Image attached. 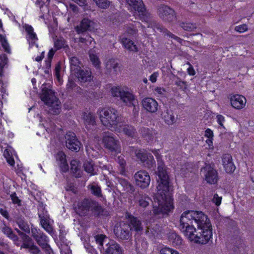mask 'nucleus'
<instances>
[{
  "label": "nucleus",
  "instance_id": "1",
  "mask_svg": "<svg viewBox=\"0 0 254 254\" xmlns=\"http://www.w3.org/2000/svg\"><path fill=\"white\" fill-rule=\"evenodd\" d=\"M157 192L154 196L152 211L155 215L163 217L173 209L169 195V176L167 167L163 163L160 162L157 168Z\"/></svg>",
  "mask_w": 254,
  "mask_h": 254
},
{
  "label": "nucleus",
  "instance_id": "2",
  "mask_svg": "<svg viewBox=\"0 0 254 254\" xmlns=\"http://www.w3.org/2000/svg\"><path fill=\"white\" fill-rule=\"evenodd\" d=\"M180 229L182 232L191 242L196 244L205 245L212 241V238L209 231H203L196 230L192 225V222L186 218L181 216Z\"/></svg>",
  "mask_w": 254,
  "mask_h": 254
},
{
  "label": "nucleus",
  "instance_id": "3",
  "mask_svg": "<svg viewBox=\"0 0 254 254\" xmlns=\"http://www.w3.org/2000/svg\"><path fill=\"white\" fill-rule=\"evenodd\" d=\"M74 210L80 216H85L91 213L99 216L103 213V209L99 203L92 199L84 198L74 204Z\"/></svg>",
  "mask_w": 254,
  "mask_h": 254
},
{
  "label": "nucleus",
  "instance_id": "4",
  "mask_svg": "<svg viewBox=\"0 0 254 254\" xmlns=\"http://www.w3.org/2000/svg\"><path fill=\"white\" fill-rule=\"evenodd\" d=\"M102 124L108 128H113L116 131L120 132L121 128L119 127L120 117L118 112L114 108L99 109L97 111Z\"/></svg>",
  "mask_w": 254,
  "mask_h": 254
},
{
  "label": "nucleus",
  "instance_id": "5",
  "mask_svg": "<svg viewBox=\"0 0 254 254\" xmlns=\"http://www.w3.org/2000/svg\"><path fill=\"white\" fill-rule=\"evenodd\" d=\"M41 88L40 98L49 106V112L52 114H59L61 112V102L55 95V92L51 89V85L49 84H43Z\"/></svg>",
  "mask_w": 254,
  "mask_h": 254
},
{
  "label": "nucleus",
  "instance_id": "6",
  "mask_svg": "<svg viewBox=\"0 0 254 254\" xmlns=\"http://www.w3.org/2000/svg\"><path fill=\"white\" fill-rule=\"evenodd\" d=\"M188 221L192 223L194 221L197 225L198 230L203 231H209L211 237L212 238V227L207 216L202 211L188 210L181 215Z\"/></svg>",
  "mask_w": 254,
  "mask_h": 254
},
{
  "label": "nucleus",
  "instance_id": "7",
  "mask_svg": "<svg viewBox=\"0 0 254 254\" xmlns=\"http://www.w3.org/2000/svg\"><path fill=\"white\" fill-rule=\"evenodd\" d=\"M112 95L114 97L120 98L122 102L128 107H134L136 109L135 102L137 100L135 95L128 89L120 86H114L111 89Z\"/></svg>",
  "mask_w": 254,
  "mask_h": 254
},
{
  "label": "nucleus",
  "instance_id": "8",
  "mask_svg": "<svg viewBox=\"0 0 254 254\" xmlns=\"http://www.w3.org/2000/svg\"><path fill=\"white\" fill-rule=\"evenodd\" d=\"M31 235L46 254H53V251L49 244V238L40 229L32 227Z\"/></svg>",
  "mask_w": 254,
  "mask_h": 254
},
{
  "label": "nucleus",
  "instance_id": "9",
  "mask_svg": "<svg viewBox=\"0 0 254 254\" xmlns=\"http://www.w3.org/2000/svg\"><path fill=\"white\" fill-rule=\"evenodd\" d=\"M201 172L208 184L215 185L218 183L219 177L214 164L205 163L204 166L201 168Z\"/></svg>",
  "mask_w": 254,
  "mask_h": 254
},
{
  "label": "nucleus",
  "instance_id": "10",
  "mask_svg": "<svg viewBox=\"0 0 254 254\" xmlns=\"http://www.w3.org/2000/svg\"><path fill=\"white\" fill-rule=\"evenodd\" d=\"M114 233L119 240H129L132 235L129 224L124 222L115 226Z\"/></svg>",
  "mask_w": 254,
  "mask_h": 254
},
{
  "label": "nucleus",
  "instance_id": "11",
  "mask_svg": "<svg viewBox=\"0 0 254 254\" xmlns=\"http://www.w3.org/2000/svg\"><path fill=\"white\" fill-rule=\"evenodd\" d=\"M103 142L105 147L112 152H120L119 141L111 133H106L103 138Z\"/></svg>",
  "mask_w": 254,
  "mask_h": 254
},
{
  "label": "nucleus",
  "instance_id": "12",
  "mask_svg": "<svg viewBox=\"0 0 254 254\" xmlns=\"http://www.w3.org/2000/svg\"><path fill=\"white\" fill-rule=\"evenodd\" d=\"M136 185L141 189L147 188L150 183V177L146 171L140 170L134 175Z\"/></svg>",
  "mask_w": 254,
  "mask_h": 254
},
{
  "label": "nucleus",
  "instance_id": "13",
  "mask_svg": "<svg viewBox=\"0 0 254 254\" xmlns=\"http://www.w3.org/2000/svg\"><path fill=\"white\" fill-rule=\"evenodd\" d=\"M157 13L159 17L166 21L172 22L175 20L176 16L174 10L166 5L158 6Z\"/></svg>",
  "mask_w": 254,
  "mask_h": 254
},
{
  "label": "nucleus",
  "instance_id": "14",
  "mask_svg": "<svg viewBox=\"0 0 254 254\" xmlns=\"http://www.w3.org/2000/svg\"><path fill=\"white\" fill-rule=\"evenodd\" d=\"M134 202L136 206L140 209H145L148 207L151 199L150 197L145 193L138 192L134 195Z\"/></svg>",
  "mask_w": 254,
  "mask_h": 254
},
{
  "label": "nucleus",
  "instance_id": "15",
  "mask_svg": "<svg viewBox=\"0 0 254 254\" xmlns=\"http://www.w3.org/2000/svg\"><path fill=\"white\" fill-rule=\"evenodd\" d=\"M65 138L66 139V146L72 151L79 150L80 149V143L77 140L76 136L73 132H67Z\"/></svg>",
  "mask_w": 254,
  "mask_h": 254
},
{
  "label": "nucleus",
  "instance_id": "16",
  "mask_svg": "<svg viewBox=\"0 0 254 254\" xmlns=\"http://www.w3.org/2000/svg\"><path fill=\"white\" fill-rule=\"evenodd\" d=\"M123 251L122 247L119 244L111 241L105 244L101 253L103 254H123Z\"/></svg>",
  "mask_w": 254,
  "mask_h": 254
},
{
  "label": "nucleus",
  "instance_id": "17",
  "mask_svg": "<svg viewBox=\"0 0 254 254\" xmlns=\"http://www.w3.org/2000/svg\"><path fill=\"white\" fill-rule=\"evenodd\" d=\"M143 109L150 113H155L158 109L157 102L152 98L146 97L141 101Z\"/></svg>",
  "mask_w": 254,
  "mask_h": 254
},
{
  "label": "nucleus",
  "instance_id": "18",
  "mask_svg": "<svg viewBox=\"0 0 254 254\" xmlns=\"http://www.w3.org/2000/svg\"><path fill=\"white\" fill-rule=\"evenodd\" d=\"M137 11L139 13L138 16L139 19L142 21L146 22L149 23L148 26L149 27L151 25L152 26V23L153 24L154 28L157 29V25H160V24H157L155 21H152L150 19V14L146 11V9L144 7V4L139 5L136 9L134 10Z\"/></svg>",
  "mask_w": 254,
  "mask_h": 254
},
{
  "label": "nucleus",
  "instance_id": "19",
  "mask_svg": "<svg viewBox=\"0 0 254 254\" xmlns=\"http://www.w3.org/2000/svg\"><path fill=\"white\" fill-rule=\"evenodd\" d=\"M137 11L139 13L138 16L139 19L142 21L146 22L149 23L148 26L149 27L151 25L152 26V23L153 24L154 28L157 29V25H160V24H157L155 21H152L150 19V14L146 11V9L144 7V4L139 5L136 9L134 10Z\"/></svg>",
  "mask_w": 254,
  "mask_h": 254
},
{
  "label": "nucleus",
  "instance_id": "20",
  "mask_svg": "<svg viewBox=\"0 0 254 254\" xmlns=\"http://www.w3.org/2000/svg\"><path fill=\"white\" fill-rule=\"evenodd\" d=\"M24 28L27 33V40L29 43L30 47H33L36 46L37 47H38L37 42L38 40V38L36 33L34 31L33 28L32 26L26 24L24 26Z\"/></svg>",
  "mask_w": 254,
  "mask_h": 254
},
{
  "label": "nucleus",
  "instance_id": "21",
  "mask_svg": "<svg viewBox=\"0 0 254 254\" xmlns=\"http://www.w3.org/2000/svg\"><path fill=\"white\" fill-rule=\"evenodd\" d=\"M21 248L28 249L31 254H41L39 248L34 244L32 239L28 236H25V239L21 246Z\"/></svg>",
  "mask_w": 254,
  "mask_h": 254
},
{
  "label": "nucleus",
  "instance_id": "22",
  "mask_svg": "<svg viewBox=\"0 0 254 254\" xmlns=\"http://www.w3.org/2000/svg\"><path fill=\"white\" fill-rule=\"evenodd\" d=\"M135 153L137 159L146 165L149 166L155 163L153 156L150 153H147L144 150H136Z\"/></svg>",
  "mask_w": 254,
  "mask_h": 254
},
{
  "label": "nucleus",
  "instance_id": "23",
  "mask_svg": "<svg viewBox=\"0 0 254 254\" xmlns=\"http://www.w3.org/2000/svg\"><path fill=\"white\" fill-rule=\"evenodd\" d=\"M222 162L223 167L227 173H232L235 171L236 167L233 162L232 156L230 154L223 155Z\"/></svg>",
  "mask_w": 254,
  "mask_h": 254
},
{
  "label": "nucleus",
  "instance_id": "24",
  "mask_svg": "<svg viewBox=\"0 0 254 254\" xmlns=\"http://www.w3.org/2000/svg\"><path fill=\"white\" fill-rule=\"evenodd\" d=\"M232 106L235 109L240 110L244 108L246 105L247 100L246 98L241 95H233L230 98Z\"/></svg>",
  "mask_w": 254,
  "mask_h": 254
},
{
  "label": "nucleus",
  "instance_id": "25",
  "mask_svg": "<svg viewBox=\"0 0 254 254\" xmlns=\"http://www.w3.org/2000/svg\"><path fill=\"white\" fill-rule=\"evenodd\" d=\"M139 132L141 136L148 142H152L157 138V132L152 129L142 127L140 129Z\"/></svg>",
  "mask_w": 254,
  "mask_h": 254
},
{
  "label": "nucleus",
  "instance_id": "26",
  "mask_svg": "<svg viewBox=\"0 0 254 254\" xmlns=\"http://www.w3.org/2000/svg\"><path fill=\"white\" fill-rule=\"evenodd\" d=\"M94 22L87 18H84L80 22V25L77 26L76 31L77 33H82L87 30H91L94 28Z\"/></svg>",
  "mask_w": 254,
  "mask_h": 254
},
{
  "label": "nucleus",
  "instance_id": "27",
  "mask_svg": "<svg viewBox=\"0 0 254 254\" xmlns=\"http://www.w3.org/2000/svg\"><path fill=\"white\" fill-rule=\"evenodd\" d=\"M74 73L76 74L79 80L81 82H89L93 80V76L92 75L90 69H81L80 68L78 72Z\"/></svg>",
  "mask_w": 254,
  "mask_h": 254
},
{
  "label": "nucleus",
  "instance_id": "28",
  "mask_svg": "<svg viewBox=\"0 0 254 254\" xmlns=\"http://www.w3.org/2000/svg\"><path fill=\"white\" fill-rule=\"evenodd\" d=\"M118 183L123 188V190L127 193H132L134 191V188L127 180L121 178H116Z\"/></svg>",
  "mask_w": 254,
  "mask_h": 254
},
{
  "label": "nucleus",
  "instance_id": "29",
  "mask_svg": "<svg viewBox=\"0 0 254 254\" xmlns=\"http://www.w3.org/2000/svg\"><path fill=\"white\" fill-rule=\"evenodd\" d=\"M129 229L130 230H134L139 232L142 230L143 227L140 221L137 218L131 215H128Z\"/></svg>",
  "mask_w": 254,
  "mask_h": 254
},
{
  "label": "nucleus",
  "instance_id": "30",
  "mask_svg": "<svg viewBox=\"0 0 254 254\" xmlns=\"http://www.w3.org/2000/svg\"><path fill=\"white\" fill-rule=\"evenodd\" d=\"M118 127L121 128L120 132H123L126 135L129 137H133L136 134V131L135 128L130 125L123 124L121 122Z\"/></svg>",
  "mask_w": 254,
  "mask_h": 254
},
{
  "label": "nucleus",
  "instance_id": "31",
  "mask_svg": "<svg viewBox=\"0 0 254 254\" xmlns=\"http://www.w3.org/2000/svg\"><path fill=\"white\" fill-rule=\"evenodd\" d=\"M121 43L123 44L124 47L127 50L130 52H136L138 51V48L136 45L134 44V42L123 36L120 37Z\"/></svg>",
  "mask_w": 254,
  "mask_h": 254
},
{
  "label": "nucleus",
  "instance_id": "32",
  "mask_svg": "<svg viewBox=\"0 0 254 254\" xmlns=\"http://www.w3.org/2000/svg\"><path fill=\"white\" fill-rule=\"evenodd\" d=\"M84 124L88 130L92 129L96 125L95 117L91 113L85 114L84 115Z\"/></svg>",
  "mask_w": 254,
  "mask_h": 254
},
{
  "label": "nucleus",
  "instance_id": "33",
  "mask_svg": "<svg viewBox=\"0 0 254 254\" xmlns=\"http://www.w3.org/2000/svg\"><path fill=\"white\" fill-rule=\"evenodd\" d=\"M162 119L168 125H172L176 122V118L171 110L164 111L162 114Z\"/></svg>",
  "mask_w": 254,
  "mask_h": 254
},
{
  "label": "nucleus",
  "instance_id": "34",
  "mask_svg": "<svg viewBox=\"0 0 254 254\" xmlns=\"http://www.w3.org/2000/svg\"><path fill=\"white\" fill-rule=\"evenodd\" d=\"M57 161L61 170L63 172H66L68 170V165L67 164L66 156L63 153H60L58 155Z\"/></svg>",
  "mask_w": 254,
  "mask_h": 254
},
{
  "label": "nucleus",
  "instance_id": "35",
  "mask_svg": "<svg viewBox=\"0 0 254 254\" xmlns=\"http://www.w3.org/2000/svg\"><path fill=\"white\" fill-rule=\"evenodd\" d=\"M168 240L170 244L174 247L180 246L182 243L181 237L175 232H170L169 234Z\"/></svg>",
  "mask_w": 254,
  "mask_h": 254
},
{
  "label": "nucleus",
  "instance_id": "36",
  "mask_svg": "<svg viewBox=\"0 0 254 254\" xmlns=\"http://www.w3.org/2000/svg\"><path fill=\"white\" fill-rule=\"evenodd\" d=\"M40 220V224L42 228L49 234H52L53 232V227L50 222V217L41 219Z\"/></svg>",
  "mask_w": 254,
  "mask_h": 254
},
{
  "label": "nucleus",
  "instance_id": "37",
  "mask_svg": "<svg viewBox=\"0 0 254 254\" xmlns=\"http://www.w3.org/2000/svg\"><path fill=\"white\" fill-rule=\"evenodd\" d=\"M79 163V161L75 160H72L70 162V171L75 178L81 177V172Z\"/></svg>",
  "mask_w": 254,
  "mask_h": 254
},
{
  "label": "nucleus",
  "instance_id": "38",
  "mask_svg": "<svg viewBox=\"0 0 254 254\" xmlns=\"http://www.w3.org/2000/svg\"><path fill=\"white\" fill-rule=\"evenodd\" d=\"M1 230L2 233L13 241H17L18 240V237L13 233L11 229L7 226L5 223L2 224Z\"/></svg>",
  "mask_w": 254,
  "mask_h": 254
},
{
  "label": "nucleus",
  "instance_id": "39",
  "mask_svg": "<svg viewBox=\"0 0 254 254\" xmlns=\"http://www.w3.org/2000/svg\"><path fill=\"white\" fill-rule=\"evenodd\" d=\"M70 69L74 73H77L81 68V63L76 57H72L70 58Z\"/></svg>",
  "mask_w": 254,
  "mask_h": 254
},
{
  "label": "nucleus",
  "instance_id": "40",
  "mask_svg": "<svg viewBox=\"0 0 254 254\" xmlns=\"http://www.w3.org/2000/svg\"><path fill=\"white\" fill-rule=\"evenodd\" d=\"M88 189L90 190L91 193L97 197H101L103 196L101 187L95 183H92L87 187Z\"/></svg>",
  "mask_w": 254,
  "mask_h": 254
},
{
  "label": "nucleus",
  "instance_id": "41",
  "mask_svg": "<svg viewBox=\"0 0 254 254\" xmlns=\"http://www.w3.org/2000/svg\"><path fill=\"white\" fill-rule=\"evenodd\" d=\"M157 30H159L161 32H162L165 35H167L169 37H171L172 38L175 39L177 42H179L180 43H182L183 42V39L180 38V37L175 36V35L171 33L169 31H168L167 29L165 28L162 25H157Z\"/></svg>",
  "mask_w": 254,
  "mask_h": 254
},
{
  "label": "nucleus",
  "instance_id": "42",
  "mask_svg": "<svg viewBox=\"0 0 254 254\" xmlns=\"http://www.w3.org/2000/svg\"><path fill=\"white\" fill-rule=\"evenodd\" d=\"M96 243L98 244V249L101 252L103 251L105 244H107V237L103 235H98L95 237Z\"/></svg>",
  "mask_w": 254,
  "mask_h": 254
},
{
  "label": "nucleus",
  "instance_id": "43",
  "mask_svg": "<svg viewBox=\"0 0 254 254\" xmlns=\"http://www.w3.org/2000/svg\"><path fill=\"white\" fill-rule=\"evenodd\" d=\"M179 25L184 30L189 32L194 31L197 27L195 23L189 22L180 21Z\"/></svg>",
  "mask_w": 254,
  "mask_h": 254
},
{
  "label": "nucleus",
  "instance_id": "44",
  "mask_svg": "<svg viewBox=\"0 0 254 254\" xmlns=\"http://www.w3.org/2000/svg\"><path fill=\"white\" fill-rule=\"evenodd\" d=\"M0 77L4 75V68L8 63V58L5 54L0 55Z\"/></svg>",
  "mask_w": 254,
  "mask_h": 254
},
{
  "label": "nucleus",
  "instance_id": "45",
  "mask_svg": "<svg viewBox=\"0 0 254 254\" xmlns=\"http://www.w3.org/2000/svg\"><path fill=\"white\" fill-rule=\"evenodd\" d=\"M0 43H1L4 52L8 54H10L11 53V50L9 45L7 42L6 37L2 34H0Z\"/></svg>",
  "mask_w": 254,
  "mask_h": 254
},
{
  "label": "nucleus",
  "instance_id": "46",
  "mask_svg": "<svg viewBox=\"0 0 254 254\" xmlns=\"http://www.w3.org/2000/svg\"><path fill=\"white\" fill-rule=\"evenodd\" d=\"M84 167L85 171L88 173L90 174L91 175H93L95 174L94 165L92 162L86 161L84 163Z\"/></svg>",
  "mask_w": 254,
  "mask_h": 254
},
{
  "label": "nucleus",
  "instance_id": "47",
  "mask_svg": "<svg viewBox=\"0 0 254 254\" xmlns=\"http://www.w3.org/2000/svg\"><path fill=\"white\" fill-rule=\"evenodd\" d=\"M176 77L175 81V84L180 89L185 91L187 89V82L182 80L180 77L177 76H174Z\"/></svg>",
  "mask_w": 254,
  "mask_h": 254
},
{
  "label": "nucleus",
  "instance_id": "48",
  "mask_svg": "<svg viewBox=\"0 0 254 254\" xmlns=\"http://www.w3.org/2000/svg\"><path fill=\"white\" fill-rule=\"evenodd\" d=\"M16 223L19 227L23 231L26 233L30 232V229L28 224L22 219H18L16 220Z\"/></svg>",
  "mask_w": 254,
  "mask_h": 254
},
{
  "label": "nucleus",
  "instance_id": "49",
  "mask_svg": "<svg viewBox=\"0 0 254 254\" xmlns=\"http://www.w3.org/2000/svg\"><path fill=\"white\" fill-rule=\"evenodd\" d=\"M79 42L85 44L87 46L91 45L92 42H94L93 38H92L89 35H86L84 37H80Z\"/></svg>",
  "mask_w": 254,
  "mask_h": 254
},
{
  "label": "nucleus",
  "instance_id": "50",
  "mask_svg": "<svg viewBox=\"0 0 254 254\" xmlns=\"http://www.w3.org/2000/svg\"><path fill=\"white\" fill-rule=\"evenodd\" d=\"M117 162L121 167L120 170L121 174H124L125 172V168L126 166V162L125 160L123 157L119 156L117 159Z\"/></svg>",
  "mask_w": 254,
  "mask_h": 254
},
{
  "label": "nucleus",
  "instance_id": "51",
  "mask_svg": "<svg viewBox=\"0 0 254 254\" xmlns=\"http://www.w3.org/2000/svg\"><path fill=\"white\" fill-rule=\"evenodd\" d=\"M3 156L6 158L7 162L10 165L13 166L14 165V160L12 155L10 154L9 151L6 149L3 153Z\"/></svg>",
  "mask_w": 254,
  "mask_h": 254
},
{
  "label": "nucleus",
  "instance_id": "52",
  "mask_svg": "<svg viewBox=\"0 0 254 254\" xmlns=\"http://www.w3.org/2000/svg\"><path fill=\"white\" fill-rule=\"evenodd\" d=\"M127 4L132 6L135 10L139 5H142L143 4L142 0H126Z\"/></svg>",
  "mask_w": 254,
  "mask_h": 254
},
{
  "label": "nucleus",
  "instance_id": "53",
  "mask_svg": "<svg viewBox=\"0 0 254 254\" xmlns=\"http://www.w3.org/2000/svg\"><path fill=\"white\" fill-rule=\"evenodd\" d=\"M89 57L91 62L92 64L97 68H98L100 66V62L98 57L94 54L90 53Z\"/></svg>",
  "mask_w": 254,
  "mask_h": 254
},
{
  "label": "nucleus",
  "instance_id": "54",
  "mask_svg": "<svg viewBox=\"0 0 254 254\" xmlns=\"http://www.w3.org/2000/svg\"><path fill=\"white\" fill-rule=\"evenodd\" d=\"M96 4L100 7L105 9L110 5V1L108 0H93Z\"/></svg>",
  "mask_w": 254,
  "mask_h": 254
},
{
  "label": "nucleus",
  "instance_id": "55",
  "mask_svg": "<svg viewBox=\"0 0 254 254\" xmlns=\"http://www.w3.org/2000/svg\"><path fill=\"white\" fill-rule=\"evenodd\" d=\"M38 216L39 218L40 219L46 218L49 216V214H48L47 211L45 209V208L43 206H40L38 208Z\"/></svg>",
  "mask_w": 254,
  "mask_h": 254
},
{
  "label": "nucleus",
  "instance_id": "56",
  "mask_svg": "<svg viewBox=\"0 0 254 254\" xmlns=\"http://www.w3.org/2000/svg\"><path fill=\"white\" fill-rule=\"evenodd\" d=\"M65 41L64 39L61 38L58 39L55 41L54 48L57 50L64 47Z\"/></svg>",
  "mask_w": 254,
  "mask_h": 254
},
{
  "label": "nucleus",
  "instance_id": "57",
  "mask_svg": "<svg viewBox=\"0 0 254 254\" xmlns=\"http://www.w3.org/2000/svg\"><path fill=\"white\" fill-rule=\"evenodd\" d=\"M65 189L66 191H71L74 194H76L77 192V188L74 185V184L70 182H67Z\"/></svg>",
  "mask_w": 254,
  "mask_h": 254
},
{
  "label": "nucleus",
  "instance_id": "58",
  "mask_svg": "<svg viewBox=\"0 0 254 254\" xmlns=\"http://www.w3.org/2000/svg\"><path fill=\"white\" fill-rule=\"evenodd\" d=\"M10 196L13 204L18 206L21 205V200L18 197L15 192L12 193Z\"/></svg>",
  "mask_w": 254,
  "mask_h": 254
},
{
  "label": "nucleus",
  "instance_id": "59",
  "mask_svg": "<svg viewBox=\"0 0 254 254\" xmlns=\"http://www.w3.org/2000/svg\"><path fill=\"white\" fill-rule=\"evenodd\" d=\"M154 92L157 96L162 97L165 95L166 90L164 88L157 87L154 89Z\"/></svg>",
  "mask_w": 254,
  "mask_h": 254
},
{
  "label": "nucleus",
  "instance_id": "60",
  "mask_svg": "<svg viewBox=\"0 0 254 254\" xmlns=\"http://www.w3.org/2000/svg\"><path fill=\"white\" fill-rule=\"evenodd\" d=\"M248 30V27L246 24H242L237 26L235 27V30L239 33H244Z\"/></svg>",
  "mask_w": 254,
  "mask_h": 254
},
{
  "label": "nucleus",
  "instance_id": "61",
  "mask_svg": "<svg viewBox=\"0 0 254 254\" xmlns=\"http://www.w3.org/2000/svg\"><path fill=\"white\" fill-rule=\"evenodd\" d=\"M126 32L129 35L134 36L137 35L138 30L134 27L129 26L127 28Z\"/></svg>",
  "mask_w": 254,
  "mask_h": 254
},
{
  "label": "nucleus",
  "instance_id": "62",
  "mask_svg": "<svg viewBox=\"0 0 254 254\" xmlns=\"http://www.w3.org/2000/svg\"><path fill=\"white\" fill-rule=\"evenodd\" d=\"M60 70H61L60 66L59 65H56L55 67V76H56L57 80H58L59 83L62 84V81L61 78V76H60Z\"/></svg>",
  "mask_w": 254,
  "mask_h": 254
},
{
  "label": "nucleus",
  "instance_id": "63",
  "mask_svg": "<svg viewBox=\"0 0 254 254\" xmlns=\"http://www.w3.org/2000/svg\"><path fill=\"white\" fill-rule=\"evenodd\" d=\"M118 65V64L117 63L112 61L108 62L107 64L108 69L111 71L113 69L115 72L116 71V68H117Z\"/></svg>",
  "mask_w": 254,
  "mask_h": 254
},
{
  "label": "nucleus",
  "instance_id": "64",
  "mask_svg": "<svg viewBox=\"0 0 254 254\" xmlns=\"http://www.w3.org/2000/svg\"><path fill=\"white\" fill-rule=\"evenodd\" d=\"M222 197H219L217 193H215L212 199V201L214 202L217 206H219L220 205L221 203Z\"/></svg>",
  "mask_w": 254,
  "mask_h": 254
}]
</instances>
